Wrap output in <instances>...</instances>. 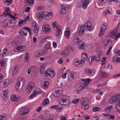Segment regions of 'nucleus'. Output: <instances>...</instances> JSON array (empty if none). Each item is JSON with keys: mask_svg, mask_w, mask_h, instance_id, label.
I'll return each mask as SVG.
<instances>
[{"mask_svg": "<svg viewBox=\"0 0 120 120\" xmlns=\"http://www.w3.org/2000/svg\"><path fill=\"white\" fill-rule=\"evenodd\" d=\"M82 81H84V83H81L80 84H78L76 88V90L77 94H79L82 90L85 89L88 85L89 82L91 81L90 79H82Z\"/></svg>", "mask_w": 120, "mask_h": 120, "instance_id": "nucleus-1", "label": "nucleus"}, {"mask_svg": "<svg viewBox=\"0 0 120 120\" xmlns=\"http://www.w3.org/2000/svg\"><path fill=\"white\" fill-rule=\"evenodd\" d=\"M56 23V22H54L53 24L52 27L55 30H56V38H59L62 35V28L61 26H58Z\"/></svg>", "mask_w": 120, "mask_h": 120, "instance_id": "nucleus-2", "label": "nucleus"}, {"mask_svg": "<svg viewBox=\"0 0 120 120\" xmlns=\"http://www.w3.org/2000/svg\"><path fill=\"white\" fill-rule=\"evenodd\" d=\"M103 54L102 53H100L97 55H93L91 56L89 59L90 64H92V62L94 61L95 62H97L100 60V58L103 56Z\"/></svg>", "mask_w": 120, "mask_h": 120, "instance_id": "nucleus-3", "label": "nucleus"}, {"mask_svg": "<svg viewBox=\"0 0 120 120\" xmlns=\"http://www.w3.org/2000/svg\"><path fill=\"white\" fill-rule=\"evenodd\" d=\"M15 46L14 48V51L16 52H19L24 50L25 49V47L24 45H18V44L15 41H12L11 42Z\"/></svg>", "mask_w": 120, "mask_h": 120, "instance_id": "nucleus-4", "label": "nucleus"}, {"mask_svg": "<svg viewBox=\"0 0 120 120\" xmlns=\"http://www.w3.org/2000/svg\"><path fill=\"white\" fill-rule=\"evenodd\" d=\"M91 1L90 0H82L81 3H78L77 4V7L79 8L82 7V8L84 9H86L88 4Z\"/></svg>", "mask_w": 120, "mask_h": 120, "instance_id": "nucleus-5", "label": "nucleus"}, {"mask_svg": "<svg viewBox=\"0 0 120 120\" xmlns=\"http://www.w3.org/2000/svg\"><path fill=\"white\" fill-rule=\"evenodd\" d=\"M35 88L34 83L33 82H30L27 86L26 91L27 93L30 94L34 90Z\"/></svg>", "mask_w": 120, "mask_h": 120, "instance_id": "nucleus-6", "label": "nucleus"}, {"mask_svg": "<svg viewBox=\"0 0 120 120\" xmlns=\"http://www.w3.org/2000/svg\"><path fill=\"white\" fill-rule=\"evenodd\" d=\"M120 98V94L118 93L111 97L109 100V102L113 104L117 101Z\"/></svg>", "mask_w": 120, "mask_h": 120, "instance_id": "nucleus-7", "label": "nucleus"}, {"mask_svg": "<svg viewBox=\"0 0 120 120\" xmlns=\"http://www.w3.org/2000/svg\"><path fill=\"white\" fill-rule=\"evenodd\" d=\"M118 30L116 29L113 30L112 32H111V34L112 38L115 37L114 39L115 40H116L120 37V33L116 35L117 33L118 32Z\"/></svg>", "mask_w": 120, "mask_h": 120, "instance_id": "nucleus-8", "label": "nucleus"}, {"mask_svg": "<svg viewBox=\"0 0 120 120\" xmlns=\"http://www.w3.org/2000/svg\"><path fill=\"white\" fill-rule=\"evenodd\" d=\"M42 92V90L40 89H38L35 90L30 96L29 97V99L32 98L35 96L41 93Z\"/></svg>", "mask_w": 120, "mask_h": 120, "instance_id": "nucleus-9", "label": "nucleus"}, {"mask_svg": "<svg viewBox=\"0 0 120 120\" xmlns=\"http://www.w3.org/2000/svg\"><path fill=\"white\" fill-rule=\"evenodd\" d=\"M24 30H26L28 31L30 35H31V30L28 27H25L23 29L20 30L19 33V34L22 35L26 36L27 34V33H25Z\"/></svg>", "mask_w": 120, "mask_h": 120, "instance_id": "nucleus-10", "label": "nucleus"}, {"mask_svg": "<svg viewBox=\"0 0 120 120\" xmlns=\"http://www.w3.org/2000/svg\"><path fill=\"white\" fill-rule=\"evenodd\" d=\"M70 51V50L67 48L64 50L61 51L60 52V54L62 57H65L69 55Z\"/></svg>", "mask_w": 120, "mask_h": 120, "instance_id": "nucleus-11", "label": "nucleus"}, {"mask_svg": "<svg viewBox=\"0 0 120 120\" xmlns=\"http://www.w3.org/2000/svg\"><path fill=\"white\" fill-rule=\"evenodd\" d=\"M80 103H81V105L82 106V108L84 110H87L89 109V105L87 104H85L86 101L84 98L81 100L80 101Z\"/></svg>", "mask_w": 120, "mask_h": 120, "instance_id": "nucleus-12", "label": "nucleus"}, {"mask_svg": "<svg viewBox=\"0 0 120 120\" xmlns=\"http://www.w3.org/2000/svg\"><path fill=\"white\" fill-rule=\"evenodd\" d=\"M107 26V24L106 23H105L102 24L100 33L98 35L99 36H100L104 34Z\"/></svg>", "mask_w": 120, "mask_h": 120, "instance_id": "nucleus-13", "label": "nucleus"}, {"mask_svg": "<svg viewBox=\"0 0 120 120\" xmlns=\"http://www.w3.org/2000/svg\"><path fill=\"white\" fill-rule=\"evenodd\" d=\"M84 73L86 75H90L91 74H94L95 72V70L93 69L90 70L88 68H85L84 69Z\"/></svg>", "mask_w": 120, "mask_h": 120, "instance_id": "nucleus-14", "label": "nucleus"}, {"mask_svg": "<svg viewBox=\"0 0 120 120\" xmlns=\"http://www.w3.org/2000/svg\"><path fill=\"white\" fill-rule=\"evenodd\" d=\"M50 30V26L49 24H45L42 26V30L45 33H47Z\"/></svg>", "mask_w": 120, "mask_h": 120, "instance_id": "nucleus-15", "label": "nucleus"}, {"mask_svg": "<svg viewBox=\"0 0 120 120\" xmlns=\"http://www.w3.org/2000/svg\"><path fill=\"white\" fill-rule=\"evenodd\" d=\"M85 27V29L87 31H90L92 29L91 24L89 22H88L86 23L85 25H83Z\"/></svg>", "mask_w": 120, "mask_h": 120, "instance_id": "nucleus-16", "label": "nucleus"}, {"mask_svg": "<svg viewBox=\"0 0 120 120\" xmlns=\"http://www.w3.org/2000/svg\"><path fill=\"white\" fill-rule=\"evenodd\" d=\"M3 24L4 26L6 27H7L9 28L11 26L10 20L8 19L4 20L3 22Z\"/></svg>", "mask_w": 120, "mask_h": 120, "instance_id": "nucleus-17", "label": "nucleus"}, {"mask_svg": "<svg viewBox=\"0 0 120 120\" xmlns=\"http://www.w3.org/2000/svg\"><path fill=\"white\" fill-rule=\"evenodd\" d=\"M45 53V52L44 51L38 50L35 52V56L37 58L38 57L41 56L44 54Z\"/></svg>", "mask_w": 120, "mask_h": 120, "instance_id": "nucleus-18", "label": "nucleus"}, {"mask_svg": "<svg viewBox=\"0 0 120 120\" xmlns=\"http://www.w3.org/2000/svg\"><path fill=\"white\" fill-rule=\"evenodd\" d=\"M45 16L44 19L45 20H48L52 18L53 16V13L52 12H45Z\"/></svg>", "mask_w": 120, "mask_h": 120, "instance_id": "nucleus-19", "label": "nucleus"}, {"mask_svg": "<svg viewBox=\"0 0 120 120\" xmlns=\"http://www.w3.org/2000/svg\"><path fill=\"white\" fill-rule=\"evenodd\" d=\"M0 95H1L4 100H7L8 99V94L4 90L0 92Z\"/></svg>", "mask_w": 120, "mask_h": 120, "instance_id": "nucleus-20", "label": "nucleus"}, {"mask_svg": "<svg viewBox=\"0 0 120 120\" xmlns=\"http://www.w3.org/2000/svg\"><path fill=\"white\" fill-rule=\"evenodd\" d=\"M29 19V16L26 17V20L24 18V19H20L19 21L18 22V25L19 26H21L23 25L24 24H25L26 23L27 20H28Z\"/></svg>", "mask_w": 120, "mask_h": 120, "instance_id": "nucleus-21", "label": "nucleus"}, {"mask_svg": "<svg viewBox=\"0 0 120 120\" xmlns=\"http://www.w3.org/2000/svg\"><path fill=\"white\" fill-rule=\"evenodd\" d=\"M75 75L73 71H71L68 75V77L70 80L71 81L75 78Z\"/></svg>", "mask_w": 120, "mask_h": 120, "instance_id": "nucleus-22", "label": "nucleus"}, {"mask_svg": "<svg viewBox=\"0 0 120 120\" xmlns=\"http://www.w3.org/2000/svg\"><path fill=\"white\" fill-rule=\"evenodd\" d=\"M20 97L17 96L16 95H12L11 96V100L13 101H17L20 99Z\"/></svg>", "mask_w": 120, "mask_h": 120, "instance_id": "nucleus-23", "label": "nucleus"}, {"mask_svg": "<svg viewBox=\"0 0 120 120\" xmlns=\"http://www.w3.org/2000/svg\"><path fill=\"white\" fill-rule=\"evenodd\" d=\"M17 82L18 83L20 84L23 87L25 82V80L23 77H20L18 79V81Z\"/></svg>", "mask_w": 120, "mask_h": 120, "instance_id": "nucleus-24", "label": "nucleus"}, {"mask_svg": "<svg viewBox=\"0 0 120 120\" xmlns=\"http://www.w3.org/2000/svg\"><path fill=\"white\" fill-rule=\"evenodd\" d=\"M61 101V102H60V104L62 105H66L69 103V102L68 100L64 98L62 99Z\"/></svg>", "mask_w": 120, "mask_h": 120, "instance_id": "nucleus-25", "label": "nucleus"}, {"mask_svg": "<svg viewBox=\"0 0 120 120\" xmlns=\"http://www.w3.org/2000/svg\"><path fill=\"white\" fill-rule=\"evenodd\" d=\"M8 51L6 48L2 50H1L0 51V54L1 56L2 57H4V56H6V54L8 53Z\"/></svg>", "mask_w": 120, "mask_h": 120, "instance_id": "nucleus-26", "label": "nucleus"}, {"mask_svg": "<svg viewBox=\"0 0 120 120\" xmlns=\"http://www.w3.org/2000/svg\"><path fill=\"white\" fill-rule=\"evenodd\" d=\"M84 26L82 25L80 27V29L78 32V34L80 35H82L85 33L84 29H85Z\"/></svg>", "mask_w": 120, "mask_h": 120, "instance_id": "nucleus-27", "label": "nucleus"}, {"mask_svg": "<svg viewBox=\"0 0 120 120\" xmlns=\"http://www.w3.org/2000/svg\"><path fill=\"white\" fill-rule=\"evenodd\" d=\"M62 92L63 90H58L53 92V94L56 97H58Z\"/></svg>", "mask_w": 120, "mask_h": 120, "instance_id": "nucleus-28", "label": "nucleus"}, {"mask_svg": "<svg viewBox=\"0 0 120 120\" xmlns=\"http://www.w3.org/2000/svg\"><path fill=\"white\" fill-rule=\"evenodd\" d=\"M69 29L67 28L65 30L64 35L68 39L70 38V33Z\"/></svg>", "mask_w": 120, "mask_h": 120, "instance_id": "nucleus-29", "label": "nucleus"}, {"mask_svg": "<svg viewBox=\"0 0 120 120\" xmlns=\"http://www.w3.org/2000/svg\"><path fill=\"white\" fill-rule=\"evenodd\" d=\"M61 11L63 13L65 14L67 13V10L66 6L64 4H62Z\"/></svg>", "mask_w": 120, "mask_h": 120, "instance_id": "nucleus-30", "label": "nucleus"}, {"mask_svg": "<svg viewBox=\"0 0 120 120\" xmlns=\"http://www.w3.org/2000/svg\"><path fill=\"white\" fill-rule=\"evenodd\" d=\"M45 12H43L42 13L41 12L38 13L37 14V16L38 18L40 19H43L45 16Z\"/></svg>", "mask_w": 120, "mask_h": 120, "instance_id": "nucleus-31", "label": "nucleus"}, {"mask_svg": "<svg viewBox=\"0 0 120 120\" xmlns=\"http://www.w3.org/2000/svg\"><path fill=\"white\" fill-rule=\"evenodd\" d=\"M49 82L47 81H45L43 82L42 84V87L44 88H47L49 85Z\"/></svg>", "mask_w": 120, "mask_h": 120, "instance_id": "nucleus-32", "label": "nucleus"}, {"mask_svg": "<svg viewBox=\"0 0 120 120\" xmlns=\"http://www.w3.org/2000/svg\"><path fill=\"white\" fill-rule=\"evenodd\" d=\"M34 1V0H25V3L26 5L30 6L33 4Z\"/></svg>", "mask_w": 120, "mask_h": 120, "instance_id": "nucleus-33", "label": "nucleus"}, {"mask_svg": "<svg viewBox=\"0 0 120 120\" xmlns=\"http://www.w3.org/2000/svg\"><path fill=\"white\" fill-rule=\"evenodd\" d=\"M84 43L81 41L78 44V47L80 49H84Z\"/></svg>", "mask_w": 120, "mask_h": 120, "instance_id": "nucleus-34", "label": "nucleus"}, {"mask_svg": "<svg viewBox=\"0 0 120 120\" xmlns=\"http://www.w3.org/2000/svg\"><path fill=\"white\" fill-rule=\"evenodd\" d=\"M32 28L33 29L34 31L36 33H37L39 30V27L36 24H35L32 27Z\"/></svg>", "mask_w": 120, "mask_h": 120, "instance_id": "nucleus-35", "label": "nucleus"}, {"mask_svg": "<svg viewBox=\"0 0 120 120\" xmlns=\"http://www.w3.org/2000/svg\"><path fill=\"white\" fill-rule=\"evenodd\" d=\"M22 87V86L20 84L18 83V82H17L15 86L16 91H19V90H21Z\"/></svg>", "mask_w": 120, "mask_h": 120, "instance_id": "nucleus-36", "label": "nucleus"}, {"mask_svg": "<svg viewBox=\"0 0 120 120\" xmlns=\"http://www.w3.org/2000/svg\"><path fill=\"white\" fill-rule=\"evenodd\" d=\"M78 63V67H81L84 65L85 62L84 60L83 59L81 60L80 61H79Z\"/></svg>", "mask_w": 120, "mask_h": 120, "instance_id": "nucleus-37", "label": "nucleus"}, {"mask_svg": "<svg viewBox=\"0 0 120 120\" xmlns=\"http://www.w3.org/2000/svg\"><path fill=\"white\" fill-rule=\"evenodd\" d=\"M61 105H53L51 107L52 108H55L57 110H60L61 109Z\"/></svg>", "mask_w": 120, "mask_h": 120, "instance_id": "nucleus-38", "label": "nucleus"}, {"mask_svg": "<svg viewBox=\"0 0 120 120\" xmlns=\"http://www.w3.org/2000/svg\"><path fill=\"white\" fill-rule=\"evenodd\" d=\"M107 74L106 73L103 71H101L100 73V75L101 77L102 78H105L107 76Z\"/></svg>", "mask_w": 120, "mask_h": 120, "instance_id": "nucleus-39", "label": "nucleus"}, {"mask_svg": "<svg viewBox=\"0 0 120 120\" xmlns=\"http://www.w3.org/2000/svg\"><path fill=\"white\" fill-rule=\"evenodd\" d=\"M18 70V66H15L12 70V72L14 74L17 73Z\"/></svg>", "mask_w": 120, "mask_h": 120, "instance_id": "nucleus-40", "label": "nucleus"}, {"mask_svg": "<svg viewBox=\"0 0 120 120\" xmlns=\"http://www.w3.org/2000/svg\"><path fill=\"white\" fill-rule=\"evenodd\" d=\"M108 40H105L102 42L103 45L104 46H107V47L109 46V45L108 44L110 43V42H108Z\"/></svg>", "mask_w": 120, "mask_h": 120, "instance_id": "nucleus-41", "label": "nucleus"}, {"mask_svg": "<svg viewBox=\"0 0 120 120\" xmlns=\"http://www.w3.org/2000/svg\"><path fill=\"white\" fill-rule=\"evenodd\" d=\"M52 70L49 69H47L45 71V75L46 76H48L50 75V72Z\"/></svg>", "mask_w": 120, "mask_h": 120, "instance_id": "nucleus-42", "label": "nucleus"}, {"mask_svg": "<svg viewBox=\"0 0 120 120\" xmlns=\"http://www.w3.org/2000/svg\"><path fill=\"white\" fill-rule=\"evenodd\" d=\"M74 41L75 42L78 43V44L81 41L80 39L78 38H75L74 39Z\"/></svg>", "mask_w": 120, "mask_h": 120, "instance_id": "nucleus-43", "label": "nucleus"}, {"mask_svg": "<svg viewBox=\"0 0 120 120\" xmlns=\"http://www.w3.org/2000/svg\"><path fill=\"white\" fill-rule=\"evenodd\" d=\"M6 86L4 82L3 81L1 82H0V87L1 88H4Z\"/></svg>", "mask_w": 120, "mask_h": 120, "instance_id": "nucleus-44", "label": "nucleus"}, {"mask_svg": "<svg viewBox=\"0 0 120 120\" xmlns=\"http://www.w3.org/2000/svg\"><path fill=\"white\" fill-rule=\"evenodd\" d=\"M28 53H27L25 56V61L26 63H27L29 60V56L28 55Z\"/></svg>", "mask_w": 120, "mask_h": 120, "instance_id": "nucleus-45", "label": "nucleus"}, {"mask_svg": "<svg viewBox=\"0 0 120 120\" xmlns=\"http://www.w3.org/2000/svg\"><path fill=\"white\" fill-rule=\"evenodd\" d=\"M5 84L7 86L10 82V81L9 80L6 79L4 80L3 81Z\"/></svg>", "mask_w": 120, "mask_h": 120, "instance_id": "nucleus-46", "label": "nucleus"}, {"mask_svg": "<svg viewBox=\"0 0 120 120\" xmlns=\"http://www.w3.org/2000/svg\"><path fill=\"white\" fill-rule=\"evenodd\" d=\"M100 108L99 107H94L92 109V110L94 112L98 111H99Z\"/></svg>", "mask_w": 120, "mask_h": 120, "instance_id": "nucleus-47", "label": "nucleus"}, {"mask_svg": "<svg viewBox=\"0 0 120 120\" xmlns=\"http://www.w3.org/2000/svg\"><path fill=\"white\" fill-rule=\"evenodd\" d=\"M55 75V72L54 71L52 70L50 72V75H49L50 76L52 77H53Z\"/></svg>", "mask_w": 120, "mask_h": 120, "instance_id": "nucleus-48", "label": "nucleus"}, {"mask_svg": "<svg viewBox=\"0 0 120 120\" xmlns=\"http://www.w3.org/2000/svg\"><path fill=\"white\" fill-rule=\"evenodd\" d=\"M49 102V100L48 98H46L45 99L44 101L43 102V104L44 105H46L48 104Z\"/></svg>", "mask_w": 120, "mask_h": 120, "instance_id": "nucleus-49", "label": "nucleus"}, {"mask_svg": "<svg viewBox=\"0 0 120 120\" xmlns=\"http://www.w3.org/2000/svg\"><path fill=\"white\" fill-rule=\"evenodd\" d=\"M112 108V106H109L105 109V111L107 112L108 110H110Z\"/></svg>", "mask_w": 120, "mask_h": 120, "instance_id": "nucleus-50", "label": "nucleus"}, {"mask_svg": "<svg viewBox=\"0 0 120 120\" xmlns=\"http://www.w3.org/2000/svg\"><path fill=\"white\" fill-rule=\"evenodd\" d=\"M12 2V0H6L5 1V3L7 2L8 4H6L7 5H9L11 4Z\"/></svg>", "mask_w": 120, "mask_h": 120, "instance_id": "nucleus-51", "label": "nucleus"}, {"mask_svg": "<svg viewBox=\"0 0 120 120\" xmlns=\"http://www.w3.org/2000/svg\"><path fill=\"white\" fill-rule=\"evenodd\" d=\"M70 71L69 70H68L66 71L65 73L64 74L62 75V77L64 78H65L66 77V75L68 73L69 71Z\"/></svg>", "mask_w": 120, "mask_h": 120, "instance_id": "nucleus-52", "label": "nucleus"}, {"mask_svg": "<svg viewBox=\"0 0 120 120\" xmlns=\"http://www.w3.org/2000/svg\"><path fill=\"white\" fill-rule=\"evenodd\" d=\"M4 62L2 60L0 61V68L3 67L4 65Z\"/></svg>", "mask_w": 120, "mask_h": 120, "instance_id": "nucleus-53", "label": "nucleus"}, {"mask_svg": "<svg viewBox=\"0 0 120 120\" xmlns=\"http://www.w3.org/2000/svg\"><path fill=\"white\" fill-rule=\"evenodd\" d=\"M79 100V99H75L72 101V102L73 103H75L76 104H77Z\"/></svg>", "mask_w": 120, "mask_h": 120, "instance_id": "nucleus-54", "label": "nucleus"}, {"mask_svg": "<svg viewBox=\"0 0 120 120\" xmlns=\"http://www.w3.org/2000/svg\"><path fill=\"white\" fill-rule=\"evenodd\" d=\"M4 15L5 17H6L7 16H10L11 15V13L8 12L4 13Z\"/></svg>", "mask_w": 120, "mask_h": 120, "instance_id": "nucleus-55", "label": "nucleus"}, {"mask_svg": "<svg viewBox=\"0 0 120 120\" xmlns=\"http://www.w3.org/2000/svg\"><path fill=\"white\" fill-rule=\"evenodd\" d=\"M45 47L46 50H48L49 49L50 46L48 44H46L45 45Z\"/></svg>", "mask_w": 120, "mask_h": 120, "instance_id": "nucleus-56", "label": "nucleus"}, {"mask_svg": "<svg viewBox=\"0 0 120 120\" xmlns=\"http://www.w3.org/2000/svg\"><path fill=\"white\" fill-rule=\"evenodd\" d=\"M79 61L77 59H75L74 61V62H73V64L75 65H77V64H76V63H77Z\"/></svg>", "mask_w": 120, "mask_h": 120, "instance_id": "nucleus-57", "label": "nucleus"}, {"mask_svg": "<svg viewBox=\"0 0 120 120\" xmlns=\"http://www.w3.org/2000/svg\"><path fill=\"white\" fill-rule=\"evenodd\" d=\"M115 54L116 55L118 56H120V51L118 50L117 51H115Z\"/></svg>", "mask_w": 120, "mask_h": 120, "instance_id": "nucleus-58", "label": "nucleus"}, {"mask_svg": "<svg viewBox=\"0 0 120 120\" xmlns=\"http://www.w3.org/2000/svg\"><path fill=\"white\" fill-rule=\"evenodd\" d=\"M11 22V25L12 23H16V20L15 19H12L10 20Z\"/></svg>", "mask_w": 120, "mask_h": 120, "instance_id": "nucleus-59", "label": "nucleus"}, {"mask_svg": "<svg viewBox=\"0 0 120 120\" xmlns=\"http://www.w3.org/2000/svg\"><path fill=\"white\" fill-rule=\"evenodd\" d=\"M112 48V46H111L108 49V50L107 51V52L106 53V55H108L110 52V50H111Z\"/></svg>", "mask_w": 120, "mask_h": 120, "instance_id": "nucleus-60", "label": "nucleus"}, {"mask_svg": "<svg viewBox=\"0 0 120 120\" xmlns=\"http://www.w3.org/2000/svg\"><path fill=\"white\" fill-rule=\"evenodd\" d=\"M111 10V9L109 8H107V11L106 12L109 14H111L110 11Z\"/></svg>", "mask_w": 120, "mask_h": 120, "instance_id": "nucleus-61", "label": "nucleus"}, {"mask_svg": "<svg viewBox=\"0 0 120 120\" xmlns=\"http://www.w3.org/2000/svg\"><path fill=\"white\" fill-rule=\"evenodd\" d=\"M26 110H25L24 111H23L22 113V112H20L21 114L23 115H24L27 113L28 112L27 111H26Z\"/></svg>", "mask_w": 120, "mask_h": 120, "instance_id": "nucleus-62", "label": "nucleus"}, {"mask_svg": "<svg viewBox=\"0 0 120 120\" xmlns=\"http://www.w3.org/2000/svg\"><path fill=\"white\" fill-rule=\"evenodd\" d=\"M53 46L54 48H56L57 46V43L56 42H53Z\"/></svg>", "mask_w": 120, "mask_h": 120, "instance_id": "nucleus-63", "label": "nucleus"}, {"mask_svg": "<svg viewBox=\"0 0 120 120\" xmlns=\"http://www.w3.org/2000/svg\"><path fill=\"white\" fill-rule=\"evenodd\" d=\"M116 108L117 111L120 112V106L118 105L116 106Z\"/></svg>", "mask_w": 120, "mask_h": 120, "instance_id": "nucleus-64", "label": "nucleus"}]
</instances>
